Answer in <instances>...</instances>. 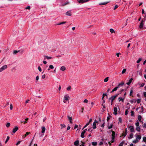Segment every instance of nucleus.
<instances>
[{
	"label": "nucleus",
	"mask_w": 146,
	"mask_h": 146,
	"mask_svg": "<svg viewBox=\"0 0 146 146\" xmlns=\"http://www.w3.org/2000/svg\"><path fill=\"white\" fill-rule=\"evenodd\" d=\"M133 134L132 133H131L130 135L128 137V138L129 139H131L133 137Z\"/></svg>",
	"instance_id": "20"
},
{
	"label": "nucleus",
	"mask_w": 146,
	"mask_h": 146,
	"mask_svg": "<svg viewBox=\"0 0 146 146\" xmlns=\"http://www.w3.org/2000/svg\"><path fill=\"white\" fill-rule=\"evenodd\" d=\"M77 1L79 3L83 4L87 2L88 0L84 1V0H77Z\"/></svg>",
	"instance_id": "8"
},
{
	"label": "nucleus",
	"mask_w": 146,
	"mask_h": 146,
	"mask_svg": "<svg viewBox=\"0 0 146 146\" xmlns=\"http://www.w3.org/2000/svg\"><path fill=\"white\" fill-rule=\"evenodd\" d=\"M118 7V6L117 5H115V6H114V10H115L117 8V7Z\"/></svg>",
	"instance_id": "56"
},
{
	"label": "nucleus",
	"mask_w": 146,
	"mask_h": 146,
	"mask_svg": "<svg viewBox=\"0 0 146 146\" xmlns=\"http://www.w3.org/2000/svg\"><path fill=\"white\" fill-rule=\"evenodd\" d=\"M45 58H46L47 59H50L52 58V57H49L47 56H45Z\"/></svg>",
	"instance_id": "39"
},
{
	"label": "nucleus",
	"mask_w": 146,
	"mask_h": 146,
	"mask_svg": "<svg viewBox=\"0 0 146 146\" xmlns=\"http://www.w3.org/2000/svg\"><path fill=\"white\" fill-rule=\"evenodd\" d=\"M38 70H39V71H40V72H41V68L40 67V66H39L38 67Z\"/></svg>",
	"instance_id": "61"
},
{
	"label": "nucleus",
	"mask_w": 146,
	"mask_h": 146,
	"mask_svg": "<svg viewBox=\"0 0 146 146\" xmlns=\"http://www.w3.org/2000/svg\"><path fill=\"white\" fill-rule=\"evenodd\" d=\"M45 131V128L44 127H42V131L41 133H44Z\"/></svg>",
	"instance_id": "19"
},
{
	"label": "nucleus",
	"mask_w": 146,
	"mask_h": 146,
	"mask_svg": "<svg viewBox=\"0 0 146 146\" xmlns=\"http://www.w3.org/2000/svg\"><path fill=\"white\" fill-rule=\"evenodd\" d=\"M131 116H133L134 115V113L133 111H131Z\"/></svg>",
	"instance_id": "51"
},
{
	"label": "nucleus",
	"mask_w": 146,
	"mask_h": 146,
	"mask_svg": "<svg viewBox=\"0 0 146 146\" xmlns=\"http://www.w3.org/2000/svg\"><path fill=\"white\" fill-rule=\"evenodd\" d=\"M60 125L61 126V129H62L63 128L66 127V126L64 124H61Z\"/></svg>",
	"instance_id": "32"
},
{
	"label": "nucleus",
	"mask_w": 146,
	"mask_h": 146,
	"mask_svg": "<svg viewBox=\"0 0 146 146\" xmlns=\"http://www.w3.org/2000/svg\"><path fill=\"white\" fill-rule=\"evenodd\" d=\"M135 136L136 137V139L138 140H140L141 138V135H139L137 134H135Z\"/></svg>",
	"instance_id": "2"
},
{
	"label": "nucleus",
	"mask_w": 146,
	"mask_h": 146,
	"mask_svg": "<svg viewBox=\"0 0 146 146\" xmlns=\"http://www.w3.org/2000/svg\"><path fill=\"white\" fill-rule=\"evenodd\" d=\"M112 135H111V136H115V132L113 131H112Z\"/></svg>",
	"instance_id": "49"
},
{
	"label": "nucleus",
	"mask_w": 146,
	"mask_h": 146,
	"mask_svg": "<svg viewBox=\"0 0 146 146\" xmlns=\"http://www.w3.org/2000/svg\"><path fill=\"white\" fill-rule=\"evenodd\" d=\"M124 84V83L123 82H122L121 83L119 84L117 86L118 88L122 86Z\"/></svg>",
	"instance_id": "10"
},
{
	"label": "nucleus",
	"mask_w": 146,
	"mask_h": 146,
	"mask_svg": "<svg viewBox=\"0 0 146 146\" xmlns=\"http://www.w3.org/2000/svg\"><path fill=\"white\" fill-rule=\"evenodd\" d=\"M30 8L31 7L29 6H28L25 8L26 9H30Z\"/></svg>",
	"instance_id": "60"
},
{
	"label": "nucleus",
	"mask_w": 146,
	"mask_h": 146,
	"mask_svg": "<svg viewBox=\"0 0 146 146\" xmlns=\"http://www.w3.org/2000/svg\"><path fill=\"white\" fill-rule=\"evenodd\" d=\"M66 23V22H62L58 24V25H61L62 24H65Z\"/></svg>",
	"instance_id": "47"
},
{
	"label": "nucleus",
	"mask_w": 146,
	"mask_h": 146,
	"mask_svg": "<svg viewBox=\"0 0 146 146\" xmlns=\"http://www.w3.org/2000/svg\"><path fill=\"white\" fill-rule=\"evenodd\" d=\"M143 95L145 97H146V92H143Z\"/></svg>",
	"instance_id": "64"
},
{
	"label": "nucleus",
	"mask_w": 146,
	"mask_h": 146,
	"mask_svg": "<svg viewBox=\"0 0 146 146\" xmlns=\"http://www.w3.org/2000/svg\"><path fill=\"white\" fill-rule=\"evenodd\" d=\"M13 106L12 104H11L10 105V109L11 110H12L13 109Z\"/></svg>",
	"instance_id": "58"
},
{
	"label": "nucleus",
	"mask_w": 146,
	"mask_h": 146,
	"mask_svg": "<svg viewBox=\"0 0 146 146\" xmlns=\"http://www.w3.org/2000/svg\"><path fill=\"white\" fill-rule=\"evenodd\" d=\"M119 94H116L114 96H111L110 98H109V100H111V102H113L114 100L117 96Z\"/></svg>",
	"instance_id": "1"
},
{
	"label": "nucleus",
	"mask_w": 146,
	"mask_h": 146,
	"mask_svg": "<svg viewBox=\"0 0 146 146\" xmlns=\"http://www.w3.org/2000/svg\"><path fill=\"white\" fill-rule=\"evenodd\" d=\"M143 127L146 128V123H144L143 124Z\"/></svg>",
	"instance_id": "62"
},
{
	"label": "nucleus",
	"mask_w": 146,
	"mask_h": 146,
	"mask_svg": "<svg viewBox=\"0 0 146 146\" xmlns=\"http://www.w3.org/2000/svg\"><path fill=\"white\" fill-rule=\"evenodd\" d=\"M103 143L102 141H100L99 143V145H103Z\"/></svg>",
	"instance_id": "63"
},
{
	"label": "nucleus",
	"mask_w": 146,
	"mask_h": 146,
	"mask_svg": "<svg viewBox=\"0 0 146 146\" xmlns=\"http://www.w3.org/2000/svg\"><path fill=\"white\" fill-rule=\"evenodd\" d=\"M124 143V141H122L119 145L118 146H123V144Z\"/></svg>",
	"instance_id": "33"
},
{
	"label": "nucleus",
	"mask_w": 146,
	"mask_h": 146,
	"mask_svg": "<svg viewBox=\"0 0 146 146\" xmlns=\"http://www.w3.org/2000/svg\"><path fill=\"white\" fill-rule=\"evenodd\" d=\"M69 98V96L67 95L65 96L64 97V99L65 100L67 101L68 100V98Z\"/></svg>",
	"instance_id": "16"
},
{
	"label": "nucleus",
	"mask_w": 146,
	"mask_h": 146,
	"mask_svg": "<svg viewBox=\"0 0 146 146\" xmlns=\"http://www.w3.org/2000/svg\"><path fill=\"white\" fill-rule=\"evenodd\" d=\"M9 138H10V137L9 136L7 137L6 140L5 142V143H6L8 142V141H9Z\"/></svg>",
	"instance_id": "37"
},
{
	"label": "nucleus",
	"mask_w": 146,
	"mask_h": 146,
	"mask_svg": "<svg viewBox=\"0 0 146 146\" xmlns=\"http://www.w3.org/2000/svg\"><path fill=\"white\" fill-rule=\"evenodd\" d=\"M124 98H123L121 97H119L118 98V100L119 102H120L121 101H122V102H124Z\"/></svg>",
	"instance_id": "18"
},
{
	"label": "nucleus",
	"mask_w": 146,
	"mask_h": 146,
	"mask_svg": "<svg viewBox=\"0 0 146 146\" xmlns=\"http://www.w3.org/2000/svg\"><path fill=\"white\" fill-rule=\"evenodd\" d=\"M69 2H68V1H66V2H65V3H64V4H62V6H64L65 5H68V4H69Z\"/></svg>",
	"instance_id": "28"
},
{
	"label": "nucleus",
	"mask_w": 146,
	"mask_h": 146,
	"mask_svg": "<svg viewBox=\"0 0 146 146\" xmlns=\"http://www.w3.org/2000/svg\"><path fill=\"white\" fill-rule=\"evenodd\" d=\"M143 141L145 142H146V137H144L143 138Z\"/></svg>",
	"instance_id": "52"
},
{
	"label": "nucleus",
	"mask_w": 146,
	"mask_h": 146,
	"mask_svg": "<svg viewBox=\"0 0 146 146\" xmlns=\"http://www.w3.org/2000/svg\"><path fill=\"white\" fill-rule=\"evenodd\" d=\"M136 102V100L134 99L131 100L130 101V102L131 104H132L133 103H135Z\"/></svg>",
	"instance_id": "26"
},
{
	"label": "nucleus",
	"mask_w": 146,
	"mask_h": 146,
	"mask_svg": "<svg viewBox=\"0 0 146 146\" xmlns=\"http://www.w3.org/2000/svg\"><path fill=\"white\" fill-rule=\"evenodd\" d=\"M39 137H41L42 136V135H43V134H42V133H39Z\"/></svg>",
	"instance_id": "57"
},
{
	"label": "nucleus",
	"mask_w": 146,
	"mask_h": 146,
	"mask_svg": "<svg viewBox=\"0 0 146 146\" xmlns=\"http://www.w3.org/2000/svg\"><path fill=\"white\" fill-rule=\"evenodd\" d=\"M119 88H118V87H117V86L115 87L113 89V91H115L117 90Z\"/></svg>",
	"instance_id": "38"
},
{
	"label": "nucleus",
	"mask_w": 146,
	"mask_h": 146,
	"mask_svg": "<svg viewBox=\"0 0 146 146\" xmlns=\"http://www.w3.org/2000/svg\"><path fill=\"white\" fill-rule=\"evenodd\" d=\"M139 142V140H138L137 139H136V140L133 141L132 142L134 143L135 144Z\"/></svg>",
	"instance_id": "27"
},
{
	"label": "nucleus",
	"mask_w": 146,
	"mask_h": 146,
	"mask_svg": "<svg viewBox=\"0 0 146 146\" xmlns=\"http://www.w3.org/2000/svg\"><path fill=\"white\" fill-rule=\"evenodd\" d=\"M105 96H107V95L106 94V93H104V94H103V95H102V100H103V99H104V97H105Z\"/></svg>",
	"instance_id": "36"
},
{
	"label": "nucleus",
	"mask_w": 146,
	"mask_h": 146,
	"mask_svg": "<svg viewBox=\"0 0 146 146\" xmlns=\"http://www.w3.org/2000/svg\"><path fill=\"white\" fill-rule=\"evenodd\" d=\"M145 85V83H142V84H141V86H140V87H143Z\"/></svg>",
	"instance_id": "54"
},
{
	"label": "nucleus",
	"mask_w": 146,
	"mask_h": 146,
	"mask_svg": "<svg viewBox=\"0 0 146 146\" xmlns=\"http://www.w3.org/2000/svg\"><path fill=\"white\" fill-rule=\"evenodd\" d=\"M71 88V86H69L68 88H67V89L68 90H70Z\"/></svg>",
	"instance_id": "55"
},
{
	"label": "nucleus",
	"mask_w": 146,
	"mask_h": 146,
	"mask_svg": "<svg viewBox=\"0 0 146 146\" xmlns=\"http://www.w3.org/2000/svg\"><path fill=\"white\" fill-rule=\"evenodd\" d=\"M133 78H131L129 79V81L128 82L126 83V84L127 85H130L132 81L133 80Z\"/></svg>",
	"instance_id": "14"
},
{
	"label": "nucleus",
	"mask_w": 146,
	"mask_h": 146,
	"mask_svg": "<svg viewBox=\"0 0 146 146\" xmlns=\"http://www.w3.org/2000/svg\"><path fill=\"white\" fill-rule=\"evenodd\" d=\"M139 122H137L136 123L135 125H136V126L137 127H138V126H139Z\"/></svg>",
	"instance_id": "50"
},
{
	"label": "nucleus",
	"mask_w": 146,
	"mask_h": 146,
	"mask_svg": "<svg viewBox=\"0 0 146 146\" xmlns=\"http://www.w3.org/2000/svg\"><path fill=\"white\" fill-rule=\"evenodd\" d=\"M66 15H67L70 16L71 15V14L70 11H68L66 13Z\"/></svg>",
	"instance_id": "21"
},
{
	"label": "nucleus",
	"mask_w": 146,
	"mask_h": 146,
	"mask_svg": "<svg viewBox=\"0 0 146 146\" xmlns=\"http://www.w3.org/2000/svg\"><path fill=\"white\" fill-rule=\"evenodd\" d=\"M143 22V20L142 21H141L139 26V27L140 28H142L143 27L144 25Z\"/></svg>",
	"instance_id": "12"
},
{
	"label": "nucleus",
	"mask_w": 146,
	"mask_h": 146,
	"mask_svg": "<svg viewBox=\"0 0 146 146\" xmlns=\"http://www.w3.org/2000/svg\"><path fill=\"white\" fill-rule=\"evenodd\" d=\"M118 119L119 121L121 123L122 121V119L121 118V117H119Z\"/></svg>",
	"instance_id": "59"
},
{
	"label": "nucleus",
	"mask_w": 146,
	"mask_h": 146,
	"mask_svg": "<svg viewBox=\"0 0 146 146\" xmlns=\"http://www.w3.org/2000/svg\"><path fill=\"white\" fill-rule=\"evenodd\" d=\"M88 131H89L90 132H91L92 131V127L90 128L89 129H88Z\"/></svg>",
	"instance_id": "48"
},
{
	"label": "nucleus",
	"mask_w": 146,
	"mask_h": 146,
	"mask_svg": "<svg viewBox=\"0 0 146 146\" xmlns=\"http://www.w3.org/2000/svg\"><path fill=\"white\" fill-rule=\"evenodd\" d=\"M141 58H139V59L137 61V63H139L140 61L141 60Z\"/></svg>",
	"instance_id": "42"
},
{
	"label": "nucleus",
	"mask_w": 146,
	"mask_h": 146,
	"mask_svg": "<svg viewBox=\"0 0 146 146\" xmlns=\"http://www.w3.org/2000/svg\"><path fill=\"white\" fill-rule=\"evenodd\" d=\"M110 31L112 33L115 32V31L112 29H110Z\"/></svg>",
	"instance_id": "34"
},
{
	"label": "nucleus",
	"mask_w": 146,
	"mask_h": 146,
	"mask_svg": "<svg viewBox=\"0 0 146 146\" xmlns=\"http://www.w3.org/2000/svg\"><path fill=\"white\" fill-rule=\"evenodd\" d=\"M142 117L141 115H139L138 116V119L139 121L140 122L141 121Z\"/></svg>",
	"instance_id": "29"
},
{
	"label": "nucleus",
	"mask_w": 146,
	"mask_h": 146,
	"mask_svg": "<svg viewBox=\"0 0 146 146\" xmlns=\"http://www.w3.org/2000/svg\"><path fill=\"white\" fill-rule=\"evenodd\" d=\"M49 68L51 69H53L54 68V67L52 65H50L49 66Z\"/></svg>",
	"instance_id": "46"
},
{
	"label": "nucleus",
	"mask_w": 146,
	"mask_h": 146,
	"mask_svg": "<svg viewBox=\"0 0 146 146\" xmlns=\"http://www.w3.org/2000/svg\"><path fill=\"white\" fill-rule=\"evenodd\" d=\"M109 79V77H107L104 80V82H106L107 81H108Z\"/></svg>",
	"instance_id": "35"
},
{
	"label": "nucleus",
	"mask_w": 146,
	"mask_h": 146,
	"mask_svg": "<svg viewBox=\"0 0 146 146\" xmlns=\"http://www.w3.org/2000/svg\"><path fill=\"white\" fill-rule=\"evenodd\" d=\"M128 112H129V111H128V110H125V115H127L128 114Z\"/></svg>",
	"instance_id": "44"
},
{
	"label": "nucleus",
	"mask_w": 146,
	"mask_h": 146,
	"mask_svg": "<svg viewBox=\"0 0 146 146\" xmlns=\"http://www.w3.org/2000/svg\"><path fill=\"white\" fill-rule=\"evenodd\" d=\"M92 144L94 146H96L97 144V142L94 141L92 142Z\"/></svg>",
	"instance_id": "25"
},
{
	"label": "nucleus",
	"mask_w": 146,
	"mask_h": 146,
	"mask_svg": "<svg viewBox=\"0 0 146 146\" xmlns=\"http://www.w3.org/2000/svg\"><path fill=\"white\" fill-rule=\"evenodd\" d=\"M30 133V132H27L26 133V134L24 136H23L22 137L23 138H24L25 137L27 136L28 135H29Z\"/></svg>",
	"instance_id": "22"
},
{
	"label": "nucleus",
	"mask_w": 146,
	"mask_h": 146,
	"mask_svg": "<svg viewBox=\"0 0 146 146\" xmlns=\"http://www.w3.org/2000/svg\"><path fill=\"white\" fill-rule=\"evenodd\" d=\"M67 117H68V120H69V121H70V123H72V117L70 116L69 115H68Z\"/></svg>",
	"instance_id": "7"
},
{
	"label": "nucleus",
	"mask_w": 146,
	"mask_h": 146,
	"mask_svg": "<svg viewBox=\"0 0 146 146\" xmlns=\"http://www.w3.org/2000/svg\"><path fill=\"white\" fill-rule=\"evenodd\" d=\"M85 131H83L81 133V137L82 138H83L84 137V134L85 133Z\"/></svg>",
	"instance_id": "17"
},
{
	"label": "nucleus",
	"mask_w": 146,
	"mask_h": 146,
	"mask_svg": "<svg viewBox=\"0 0 146 146\" xmlns=\"http://www.w3.org/2000/svg\"><path fill=\"white\" fill-rule=\"evenodd\" d=\"M113 127V124H111L110 126H108V129H110L112 128Z\"/></svg>",
	"instance_id": "40"
},
{
	"label": "nucleus",
	"mask_w": 146,
	"mask_h": 146,
	"mask_svg": "<svg viewBox=\"0 0 146 146\" xmlns=\"http://www.w3.org/2000/svg\"><path fill=\"white\" fill-rule=\"evenodd\" d=\"M66 69V67L64 66H62L60 69V70L62 71H64Z\"/></svg>",
	"instance_id": "23"
},
{
	"label": "nucleus",
	"mask_w": 146,
	"mask_h": 146,
	"mask_svg": "<svg viewBox=\"0 0 146 146\" xmlns=\"http://www.w3.org/2000/svg\"><path fill=\"white\" fill-rule=\"evenodd\" d=\"M18 129V128L17 126H16L13 130V133H15Z\"/></svg>",
	"instance_id": "11"
},
{
	"label": "nucleus",
	"mask_w": 146,
	"mask_h": 146,
	"mask_svg": "<svg viewBox=\"0 0 146 146\" xmlns=\"http://www.w3.org/2000/svg\"><path fill=\"white\" fill-rule=\"evenodd\" d=\"M130 131L131 132H135L134 128L133 126L130 125L129 127Z\"/></svg>",
	"instance_id": "6"
},
{
	"label": "nucleus",
	"mask_w": 146,
	"mask_h": 146,
	"mask_svg": "<svg viewBox=\"0 0 146 146\" xmlns=\"http://www.w3.org/2000/svg\"><path fill=\"white\" fill-rule=\"evenodd\" d=\"M96 123H98V121H97V120L95 119L93 123V128L94 129H95L96 128Z\"/></svg>",
	"instance_id": "5"
},
{
	"label": "nucleus",
	"mask_w": 146,
	"mask_h": 146,
	"mask_svg": "<svg viewBox=\"0 0 146 146\" xmlns=\"http://www.w3.org/2000/svg\"><path fill=\"white\" fill-rule=\"evenodd\" d=\"M21 52V53H23L24 52V49H21L20 50H14L13 52V54H17V53Z\"/></svg>",
	"instance_id": "3"
},
{
	"label": "nucleus",
	"mask_w": 146,
	"mask_h": 146,
	"mask_svg": "<svg viewBox=\"0 0 146 146\" xmlns=\"http://www.w3.org/2000/svg\"><path fill=\"white\" fill-rule=\"evenodd\" d=\"M127 134V132H125L124 131L123 132V136H124L123 138H124L126 136Z\"/></svg>",
	"instance_id": "31"
},
{
	"label": "nucleus",
	"mask_w": 146,
	"mask_h": 146,
	"mask_svg": "<svg viewBox=\"0 0 146 146\" xmlns=\"http://www.w3.org/2000/svg\"><path fill=\"white\" fill-rule=\"evenodd\" d=\"M126 70V69H123L122 71V73L123 74L125 72Z\"/></svg>",
	"instance_id": "43"
},
{
	"label": "nucleus",
	"mask_w": 146,
	"mask_h": 146,
	"mask_svg": "<svg viewBox=\"0 0 146 146\" xmlns=\"http://www.w3.org/2000/svg\"><path fill=\"white\" fill-rule=\"evenodd\" d=\"M7 65H5L0 68V72H1L5 69H6L7 68Z\"/></svg>",
	"instance_id": "4"
},
{
	"label": "nucleus",
	"mask_w": 146,
	"mask_h": 146,
	"mask_svg": "<svg viewBox=\"0 0 146 146\" xmlns=\"http://www.w3.org/2000/svg\"><path fill=\"white\" fill-rule=\"evenodd\" d=\"M79 141L78 140H77L74 142V145L76 146H78L79 145Z\"/></svg>",
	"instance_id": "13"
},
{
	"label": "nucleus",
	"mask_w": 146,
	"mask_h": 146,
	"mask_svg": "<svg viewBox=\"0 0 146 146\" xmlns=\"http://www.w3.org/2000/svg\"><path fill=\"white\" fill-rule=\"evenodd\" d=\"M114 112L113 113L115 115H117V108L116 107H115L114 108Z\"/></svg>",
	"instance_id": "9"
},
{
	"label": "nucleus",
	"mask_w": 146,
	"mask_h": 146,
	"mask_svg": "<svg viewBox=\"0 0 146 146\" xmlns=\"http://www.w3.org/2000/svg\"><path fill=\"white\" fill-rule=\"evenodd\" d=\"M133 92L132 89L130 91V96H131L132 95V94Z\"/></svg>",
	"instance_id": "53"
},
{
	"label": "nucleus",
	"mask_w": 146,
	"mask_h": 146,
	"mask_svg": "<svg viewBox=\"0 0 146 146\" xmlns=\"http://www.w3.org/2000/svg\"><path fill=\"white\" fill-rule=\"evenodd\" d=\"M109 2H104L103 3H99V5H105L107 4V3H109Z\"/></svg>",
	"instance_id": "15"
},
{
	"label": "nucleus",
	"mask_w": 146,
	"mask_h": 146,
	"mask_svg": "<svg viewBox=\"0 0 146 146\" xmlns=\"http://www.w3.org/2000/svg\"><path fill=\"white\" fill-rule=\"evenodd\" d=\"M138 104H139L141 102V99H137L136 100Z\"/></svg>",
	"instance_id": "41"
},
{
	"label": "nucleus",
	"mask_w": 146,
	"mask_h": 146,
	"mask_svg": "<svg viewBox=\"0 0 146 146\" xmlns=\"http://www.w3.org/2000/svg\"><path fill=\"white\" fill-rule=\"evenodd\" d=\"M10 125V123H8L6 125V126L7 127H9Z\"/></svg>",
	"instance_id": "45"
},
{
	"label": "nucleus",
	"mask_w": 146,
	"mask_h": 146,
	"mask_svg": "<svg viewBox=\"0 0 146 146\" xmlns=\"http://www.w3.org/2000/svg\"><path fill=\"white\" fill-rule=\"evenodd\" d=\"M137 131L138 132H139L140 131V128L139 126L137 127L136 129Z\"/></svg>",
	"instance_id": "30"
},
{
	"label": "nucleus",
	"mask_w": 146,
	"mask_h": 146,
	"mask_svg": "<svg viewBox=\"0 0 146 146\" xmlns=\"http://www.w3.org/2000/svg\"><path fill=\"white\" fill-rule=\"evenodd\" d=\"M115 138V136H112L111 137V142L112 143H113L114 141V139Z\"/></svg>",
	"instance_id": "24"
}]
</instances>
